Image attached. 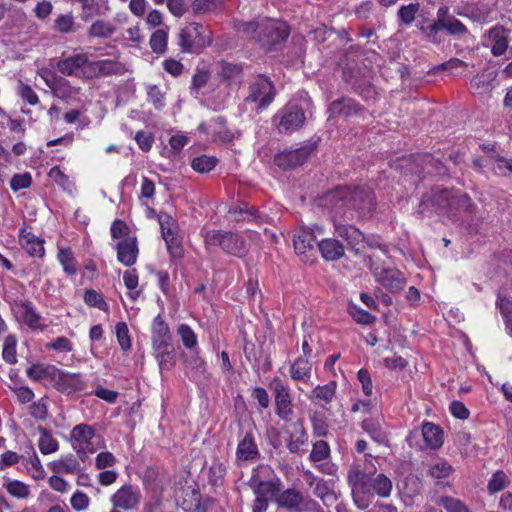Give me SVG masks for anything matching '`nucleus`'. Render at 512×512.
<instances>
[{
	"label": "nucleus",
	"mask_w": 512,
	"mask_h": 512,
	"mask_svg": "<svg viewBox=\"0 0 512 512\" xmlns=\"http://www.w3.org/2000/svg\"><path fill=\"white\" fill-rule=\"evenodd\" d=\"M348 481L351 485L353 500L362 510L370 505L375 495L382 498L389 497L393 487L392 481L386 475L370 476L358 469L349 471Z\"/></svg>",
	"instance_id": "obj_1"
},
{
	"label": "nucleus",
	"mask_w": 512,
	"mask_h": 512,
	"mask_svg": "<svg viewBox=\"0 0 512 512\" xmlns=\"http://www.w3.org/2000/svg\"><path fill=\"white\" fill-rule=\"evenodd\" d=\"M329 198L336 206L341 202L342 206L358 210L362 215L370 213L375 207L374 194L369 187H339L330 193Z\"/></svg>",
	"instance_id": "obj_2"
},
{
	"label": "nucleus",
	"mask_w": 512,
	"mask_h": 512,
	"mask_svg": "<svg viewBox=\"0 0 512 512\" xmlns=\"http://www.w3.org/2000/svg\"><path fill=\"white\" fill-rule=\"evenodd\" d=\"M207 246H219L226 253L237 257H243L247 253L245 240L236 233L223 230H207L203 233Z\"/></svg>",
	"instance_id": "obj_3"
},
{
	"label": "nucleus",
	"mask_w": 512,
	"mask_h": 512,
	"mask_svg": "<svg viewBox=\"0 0 512 512\" xmlns=\"http://www.w3.org/2000/svg\"><path fill=\"white\" fill-rule=\"evenodd\" d=\"M369 268L375 280L391 293L402 290L406 284L403 274L395 268L386 267L375 256L369 257Z\"/></svg>",
	"instance_id": "obj_4"
},
{
	"label": "nucleus",
	"mask_w": 512,
	"mask_h": 512,
	"mask_svg": "<svg viewBox=\"0 0 512 512\" xmlns=\"http://www.w3.org/2000/svg\"><path fill=\"white\" fill-rule=\"evenodd\" d=\"M289 36L288 25L280 20L261 19L260 30L257 41L267 49L271 50L277 44L284 42Z\"/></svg>",
	"instance_id": "obj_5"
},
{
	"label": "nucleus",
	"mask_w": 512,
	"mask_h": 512,
	"mask_svg": "<svg viewBox=\"0 0 512 512\" xmlns=\"http://www.w3.org/2000/svg\"><path fill=\"white\" fill-rule=\"evenodd\" d=\"M270 388L274 396L276 415L285 423L292 422L295 411L289 386L284 384L279 378H274Z\"/></svg>",
	"instance_id": "obj_6"
},
{
	"label": "nucleus",
	"mask_w": 512,
	"mask_h": 512,
	"mask_svg": "<svg viewBox=\"0 0 512 512\" xmlns=\"http://www.w3.org/2000/svg\"><path fill=\"white\" fill-rule=\"evenodd\" d=\"M304 121L305 113L296 105H286L273 117V123L280 134H291L299 130Z\"/></svg>",
	"instance_id": "obj_7"
},
{
	"label": "nucleus",
	"mask_w": 512,
	"mask_h": 512,
	"mask_svg": "<svg viewBox=\"0 0 512 512\" xmlns=\"http://www.w3.org/2000/svg\"><path fill=\"white\" fill-rule=\"evenodd\" d=\"M205 29L198 23H191L181 29L178 35V45L183 52L197 53L210 43L204 35Z\"/></svg>",
	"instance_id": "obj_8"
},
{
	"label": "nucleus",
	"mask_w": 512,
	"mask_h": 512,
	"mask_svg": "<svg viewBox=\"0 0 512 512\" xmlns=\"http://www.w3.org/2000/svg\"><path fill=\"white\" fill-rule=\"evenodd\" d=\"M141 500L140 488L130 483L122 485L110 497L112 506L122 511H136Z\"/></svg>",
	"instance_id": "obj_9"
},
{
	"label": "nucleus",
	"mask_w": 512,
	"mask_h": 512,
	"mask_svg": "<svg viewBox=\"0 0 512 512\" xmlns=\"http://www.w3.org/2000/svg\"><path fill=\"white\" fill-rule=\"evenodd\" d=\"M323 233V229L321 227L315 226L313 229L310 228H300L295 234L293 239L294 249L296 253L301 256V260L303 262L314 261V243L316 240V234Z\"/></svg>",
	"instance_id": "obj_10"
},
{
	"label": "nucleus",
	"mask_w": 512,
	"mask_h": 512,
	"mask_svg": "<svg viewBox=\"0 0 512 512\" xmlns=\"http://www.w3.org/2000/svg\"><path fill=\"white\" fill-rule=\"evenodd\" d=\"M275 87L270 79L264 75H258L250 85V93L247 101L257 103L258 109H265L275 98Z\"/></svg>",
	"instance_id": "obj_11"
},
{
	"label": "nucleus",
	"mask_w": 512,
	"mask_h": 512,
	"mask_svg": "<svg viewBox=\"0 0 512 512\" xmlns=\"http://www.w3.org/2000/svg\"><path fill=\"white\" fill-rule=\"evenodd\" d=\"M276 503L285 509L294 512L314 511L317 503L314 500L306 499L295 489H287L276 498Z\"/></svg>",
	"instance_id": "obj_12"
},
{
	"label": "nucleus",
	"mask_w": 512,
	"mask_h": 512,
	"mask_svg": "<svg viewBox=\"0 0 512 512\" xmlns=\"http://www.w3.org/2000/svg\"><path fill=\"white\" fill-rule=\"evenodd\" d=\"M313 149L310 146H303L294 150H287L278 153L274 157V163L281 169H294L303 165L310 157Z\"/></svg>",
	"instance_id": "obj_13"
},
{
	"label": "nucleus",
	"mask_w": 512,
	"mask_h": 512,
	"mask_svg": "<svg viewBox=\"0 0 512 512\" xmlns=\"http://www.w3.org/2000/svg\"><path fill=\"white\" fill-rule=\"evenodd\" d=\"M126 72L127 68L125 64L114 59H105L93 62L90 61L87 77H108L112 75H123Z\"/></svg>",
	"instance_id": "obj_14"
},
{
	"label": "nucleus",
	"mask_w": 512,
	"mask_h": 512,
	"mask_svg": "<svg viewBox=\"0 0 512 512\" xmlns=\"http://www.w3.org/2000/svg\"><path fill=\"white\" fill-rule=\"evenodd\" d=\"M508 33V29L497 25L492 27L485 35V45L490 46L493 56H501L507 51L509 44Z\"/></svg>",
	"instance_id": "obj_15"
},
{
	"label": "nucleus",
	"mask_w": 512,
	"mask_h": 512,
	"mask_svg": "<svg viewBox=\"0 0 512 512\" xmlns=\"http://www.w3.org/2000/svg\"><path fill=\"white\" fill-rule=\"evenodd\" d=\"M249 484L256 495L266 499H272L276 497L282 486V482L277 476L270 477L266 480H260L256 474H253Z\"/></svg>",
	"instance_id": "obj_16"
},
{
	"label": "nucleus",
	"mask_w": 512,
	"mask_h": 512,
	"mask_svg": "<svg viewBox=\"0 0 512 512\" xmlns=\"http://www.w3.org/2000/svg\"><path fill=\"white\" fill-rule=\"evenodd\" d=\"M362 107L349 97H342L330 103L328 108L329 118H350L358 115Z\"/></svg>",
	"instance_id": "obj_17"
},
{
	"label": "nucleus",
	"mask_w": 512,
	"mask_h": 512,
	"mask_svg": "<svg viewBox=\"0 0 512 512\" xmlns=\"http://www.w3.org/2000/svg\"><path fill=\"white\" fill-rule=\"evenodd\" d=\"M90 60L86 53L75 54L56 63L57 70L65 76H79L84 67L89 69Z\"/></svg>",
	"instance_id": "obj_18"
},
{
	"label": "nucleus",
	"mask_w": 512,
	"mask_h": 512,
	"mask_svg": "<svg viewBox=\"0 0 512 512\" xmlns=\"http://www.w3.org/2000/svg\"><path fill=\"white\" fill-rule=\"evenodd\" d=\"M117 259L125 266H132L138 255L137 240L135 237H127L116 245Z\"/></svg>",
	"instance_id": "obj_19"
},
{
	"label": "nucleus",
	"mask_w": 512,
	"mask_h": 512,
	"mask_svg": "<svg viewBox=\"0 0 512 512\" xmlns=\"http://www.w3.org/2000/svg\"><path fill=\"white\" fill-rule=\"evenodd\" d=\"M437 17H439V23L443 30L447 31L448 34L462 36L468 33L467 27L455 16L450 15L446 7L438 9Z\"/></svg>",
	"instance_id": "obj_20"
},
{
	"label": "nucleus",
	"mask_w": 512,
	"mask_h": 512,
	"mask_svg": "<svg viewBox=\"0 0 512 512\" xmlns=\"http://www.w3.org/2000/svg\"><path fill=\"white\" fill-rule=\"evenodd\" d=\"M337 382L330 381L325 385H317L312 389L308 398L321 407L329 405L336 396Z\"/></svg>",
	"instance_id": "obj_21"
},
{
	"label": "nucleus",
	"mask_w": 512,
	"mask_h": 512,
	"mask_svg": "<svg viewBox=\"0 0 512 512\" xmlns=\"http://www.w3.org/2000/svg\"><path fill=\"white\" fill-rule=\"evenodd\" d=\"M259 456L260 452L252 434L247 433L238 443L236 460L238 462L255 461Z\"/></svg>",
	"instance_id": "obj_22"
},
{
	"label": "nucleus",
	"mask_w": 512,
	"mask_h": 512,
	"mask_svg": "<svg viewBox=\"0 0 512 512\" xmlns=\"http://www.w3.org/2000/svg\"><path fill=\"white\" fill-rule=\"evenodd\" d=\"M152 349L161 373L170 370L175 365L176 354L172 343L163 344L159 347L152 346Z\"/></svg>",
	"instance_id": "obj_23"
},
{
	"label": "nucleus",
	"mask_w": 512,
	"mask_h": 512,
	"mask_svg": "<svg viewBox=\"0 0 512 512\" xmlns=\"http://www.w3.org/2000/svg\"><path fill=\"white\" fill-rule=\"evenodd\" d=\"M322 257L326 261H337L345 255L344 245L337 239L326 238L317 243Z\"/></svg>",
	"instance_id": "obj_24"
},
{
	"label": "nucleus",
	"mask_w": 512,
	"mask_h": 512,
	"mask_svg": "<svg viewBox=\"0 0 512 512\" xmlns=\"http://www.w3.org/2000/svg\"><path fill=\"white\" fill-rule=\"evenodd\" d=\"M496 76V71L483 69L471 79L470 89L476 94L487 93L493 89Z\"/></svg>",
	"instance_id": "obj_25"
},
{
	"label": "nucleus",
	"mask_w": 512,
	"mask_h": 512,
	"mask_svg": "<svg viewBox=\"0 0 512 512\" xmlns=\"http://www.w3.org/2000/svg\"><path fill=\"white\" fill-rule=\"evenodd\" d=\"M451 198V190L442 189L440 187H435L431 190L430 195L427 196V199H424L420 203V207L422 209L419 210L421 214L425 213V206L428 202L431 203L432 206H435L437 209L447 211L448 204L450 203Z\"/></svg>",
	"instance_id": "obj_26"
},
{
	"label": "nucleus",
	"mask_w": 512,
	"mask_h": 512,
	"mask_svg": "<svg viewBox=\"0 0 512 512\" xmlns=\"http://www.w3.org/2000/svg\"><path fill=\"white\" fill-rule=\"evenodd\" d=\"M289 373L292 380L308 383L312 375V363L306 357H298L290 365Z\"/></svg>",
	"instance_id": "obj_27"
},
{
	"label": "nucleus",
	"mask_w": 512,
	"mask_h": 512,
	"mask_svg": "<svg viewBox=\"0 0 512 512\" xmlns=\"http://www.w3.org/2000/svg\"><path fill=\"white\" fill-rule=\"evenodd\" d=\"M219 75L228 85H239L243 81V67L240 64L222 61L219 63Z\"/></svg>",
	"instance_id": "obj_28"
},
{
	"label": "nucleus",
	"mask_w": 512,
	"mask_h": 512,
	"mask_svg": "<svg viewBox=\"0 0 512 512\" xmlns=\"http://www.w3.org/2000/svg\"><path fill=\"white\" fill-rule=\"evenodd\" d=\"M334 229L335 234L344 239L352 249H354L364 239L363 233L353 225L341 224L335 221Z\"/></svg>",
	"instance_id": "obj_29"
},
{
	"label": "nucleus",
	"mask_w": 512,
	"mask_h": 512,
	"mask_svg": "<svg viewBox=\"0 0 512 512\" xmlns=\"http://www.w3.org/2000/svg\"><path fill=\"white\" fill-rule=\"evenodd\" d=\"M228 214L230 219L236 222L254 221L256 223H260L262 221L261 216L258 214V210L246 203L231 206Z\"/></svg>",
	"instance_id": "obj_30"
},
{
	"label": "nucleus",
	"mask_w": 512,
	"mask_h": 512,
	"mask_svg": "<svg viewBox=\"0 0 512 512\" xmlns=\"http://www.w3.org/2000/svg\"><path fill=\"white\" fill-rule=\"evenodd\" d=\"M151 340L152 346L158 347L163 344L172 343L169 327L161 315L156 316L153 320Z\"/></svg>",
	"instance_id": "obj_31"
},
{
	"label": "nucleus",
	"mask_w": 512,
	"mask_h": 512,
	"mask_svg": "<svg viewBox=\"0 0 512 512\" xmlns=\"http://www.w3.org/2000/svg\"><path fill=\"white\" fill-rule=\"evenodd\" d=\"M20 242L22 247L34 257H42L44 255V241L30 232L23 230L20 234Z\"/></svg>",
	"instance_id": "obj_32"
},
{
	"label": "nucleus",
	"mask_w": 512,
	"mask_h": 512,
	"mask_svg": "<svg viewBox=\"0 0 512 512\" xmlns=\"http://www.w3.org/2000/svg\"><path fill=\"white\" fill-rule=\"evenodd\" d=\"M303 423L304 420L299 418L293 425L294 432L290 433L287 442V448L291 453L298 452L301 446H303L308 440V435L305 431Z\"/></svg>",
	"instance_id": "obj_33"
},
{
	"label": "nucleus",
	"mask_w": 512,
	"mask_h": 512,
	"mask_svg": "<svg viewBox=\"0 0 512 512\" xmlns=\"http://www.w3.org/2000/svg\"><path fill=\"white\" fill-rule=\"evenodd\" d=\"M70 436L76 442V446H94L92 440L95 437V431L88 424L82 423L74 426L71 430Z\"/></svg>",
	"instance_id": "obj_34"
},
{
	"label": "nucleus",
	"mask_w": 512,
	"mask_h": 512,
	"mask_svg": "<svg viewBox=\"0 0 512 512\" xmlns=\"http://www.w3.org/2000/svg\"><path fill=\"white\" fill-rule=\"evenodd\" d=\"M422 435L426 445L431 449H437L443 444V432L433 423L427 422L423 424Z\"/></svg>",
	"instance_id": "obj_35"
},
{
	"label": "nucleus",
	"mask_w": 512,
	"mask_h": 512,
	"mask_svg": "<svg viewBox=\"0 0 512 512\" xmlns=\"http://www.w3.org/2000/svg\"><path fill=\"white\" fill-rule=\"evenodd\" d=\"M471 206V198L467 194L452 189L450 203L446 212L454 214L460 211H468Z\"/></svg>",
	"instance_id": "obj_36"
},
{
	"label": "nucleus",
	"mask_w": 512,
	"mask_h": 512,
	"mask_svg": "<svg viewBox=\"0 0 512 512\" xmlns=\"http://www.w3.org/2000/svg\"><path fill=\"white\" fill-rule=\"evenodd\" d=\"M48 466L53 472L57 474L80 472V464L73 455H69L57 461L50 462Z\"/></svg>",
	"instance_id": "obj_37"
},
{
	"label": "nucleus",
	"mask_w": 512,
	"mask_h": 512,
	"mask_svg": "<svg viewBox=\"0 0 512 512\" xmlns=\"http://www.w3.org/2000/svg\"><path fill=\"white\" fill-rule=\"evenodd\" d=\"M116 32V26L105 20H97L88 29L90 38H109Z\"/></svg>",
	"instance_id": "obj_38"
},
{
	"label": "nucleus",
	"mask_w": 512,
	"mask_h": 512,
	"mask_svg": "<svg viewBox=\"0 0 512 512\" xmlns=\"http://www.w3.org/2000/svg\"><path fill=\"white\" fill-rule=\"evenodd\" d=\"M21 307L23 308L22 319L23 322L31 329L43 330V326L40 323L41 317L36 312L33 304L29 301H24L21 303Z\"/></svg>",
	"instance_id": "obj_39"
},
{
	"label": "nucleus",
	"mask_w": 512,
	"mask_h": 512,
	"mask_svg": "<svg viewBox=\"0 0 512 512\" xmlns=\"http://www.w3.org/2000/svg\"><path fill=\"white\" fill-rule=\"evenodd\" d=\"M457 14L462 17L470 18L476 22L486 21L489 17L488 9L484 5L472 4L467 5L462 8V10H458Z\"/></svg>",
	"instance_id": "obj_40"
},
{
	"label": "nucleus",
	"mask_w": 512,
	"mask_h": 512,
	"mask_svg": "<svg viewBox=\"0 0 512 512\" xmlns=\"http://www.w3.org/2000/svg\"><path fill=\"white\" fill-rule=\"evenodd\" d=\"M38 432L40 433L38 440L40 452L45 455L56 452L59 448V444L58 441L53 438L51 433L43 427H38Z\"/></svg>",
	"instance_id": "obj_41"
},
{
	"label": "nucleus",
	"mask_w": 512,
	"mask_h": 512,
	"mask_svg": "<svg viewBox=\"0 0 512 512\" xmlns=\"http://www.w3.org/2000/svg\"><path fill=\"white\" fill-rule=\"evenodd\" d=\"M4 487L11 496L17 499H27L31 495L29 485L19 480H8Z\"/></svg>",
	"instance_id": "obj_42"
},
{
	"label": "nucleus",
	"mask_w": 512,
	"mask_h": 512,
	"mask_svg": "<svg viewBox=\"0 0 512 512\" xmlns=\"http://www.w3.org/2000/svg\"><path fill=\"white\" fill-rule=\"evenodd\" d=\"M168 34L163 29L156 30L150 37V47L154 53L164 54L167 50Z\"/></svg>",
	"instance_id": "obj_43"
},
{
	"label": "nucleus",
	"mask_w": 512,
	"mask_h": 512,
	"mask_svg": "<svg viewBox=\"0 0 512 512\" xmlns=\"http://www.w3.org/2000/svg\"><path fill=\"white\" fill-rule=\"evenodd\" d=\"M419 29L423 34H425V36L430 42H440L438 33L440 30H443V28L439 23V17H437L436 21H423L422 23L419 24Z\"/></svg>",
	"instance_id": "obj_44"
},
{
	"label": "nucleus",
	"mask_w": 512,
	"mask_h": 512,
	"mask_svg": "<svg viewBox=\"0 0 512 512\" xmlns=\"http://www.w3.org/2000/svg\"><path fill=\"white\" fill-rule=\"evenodd\" d=\"M218 159L214 156L201 155L193 159L192 168L199 173H207L215 168Z\"/></svg>",
	"instance_id": "obj_45"
},
{
	"label": "nucleus",
	"mask_w": 512,
	"mask_h": 512,
	"mask_svg": "<svg viewBox=\"0 0 512 512\" xmlns=\"http://www.w3.org/2000/svg\"><path fill=\"white\" fill-rule=\"evenodd\" d=\"M84 302L90 307H96L101 311L107 312L109 309L108 304L105 302L102 295L94 289H88L84 293Z\"/></svg>",
	"instance_id": "obj_46"
},
{
	"label": "nucleus",
	"mask_w": 512,
	"mask_h": 512,
	"mask_svg": "<svg viewBox=\"0 0 512 512\" xmlns=\"http://www.w3.org/2000/svg\"><path fill=\"white\" fill-rule=\"evenodd\" d=\"M508 483V477L505 472L502 470H497L489 480L487 489L489 493L494 494L507 487Z\"/></svg>",
	"instance_id": "obj_47"
},
{
	"label": "nucleus",
	"mask_w": 512,
	"mask_h": 512,
	"mask_svg": "<svg viewBox=\"0 0 512 512\" xmlns=\"http://www.w3.org/2000/svg\"><path fill=\"white\" fill-rule=\"evenodd\" d=\"M58 260L66 274L74 275L76 273V264L70 249H60L58 252Z\"/></svg>",
	"instance_id": "obj_48"
},
{
	"label": "nucleus",
	"mask_w": 512,
	"mask_h": 512,
	"mask_svg": "<svg viewBox=\"0 0 512 512\" xmlns=\"http://www.w3.org/2000/svg\"><path fill=\"white\" fill-rule=\"evenodd\" d=\"M16 345L17 339L14 335L6 336V338L4 339L2 356L3 359L9 364H14L17 362Z\"/></svg>",
	"instance_id": "obj_49"
},
{
	"label": "nucleus",
	"mask_w": 512,
	"mask_h": 512,
	"mask_svg": "<svg viewBox=\"0 0 512 512\" xmlns=\"http://www.w3.org/2000/svg\"><path fill=\"white\" fill-rule=\"evenodd\" d=\"M469 66L468 63L458 59L451 58L450 60L441 63L436 67V70L448 71L449 74L458 76L462 74V71Z\"/></svg>",
	"instance_id": "obj_50"
},
{
	"label": "nucleus",
	"mask_w": 512,
	"mask_h": 512,
	"mask_svg": "<svg viewBox=\"0 0 512 512\" xmlns=\"http://www.w3.org/2000/svg\"><path fill=\"white\" fill-rule=\"evenodd\" d=\"M330 455V447L324 440L316 441L313 444L312 451L310 453V460L313 462H320L327 459Z\"/></svg>",
	"instance_id": "obj_51"
},
{
	"label": "nucleus",
	"mask_w": 512,
	"mask_h": 512,
	"mask_svg": "<svg viewBox=\"0 0 512 512\" xmlns=\"http://www.w3.org/2000/svg\"><path fill=\"white\" fill-rule=\"evenodd\" d=\"M53 369L54 368L50 366H44L42 364H33L27 369L26 374L32 380L40 381L42 379L50 377V371Z\"/></svg>",
	"instance_id": "obj_52"
},
{
	"label": "nucleus",
	"mask_w": 512,
	"mask_h": 512,
	"mask_svg": "<svg viewBox=\"0 0 512 512\" xmlns=\"http://www.w3.org/2000/svg\"><path fill=\"white\" fill-rule=\"evenodd\" d=\"M177 333L186 348L192 349L196 346L197 337L194 331L187 324H181L177 329Z\"/></svg>",
	"instance_id": "obj_53"
},
{
	"label": "nucleus",
	"mask_w": 512,
	"mask_h": 512,
	"mask_svg": "<svg viewBox=\"0 0 512 512\" xmlns=\"http://www.w3.org/2000/svg\"><path fill=\"white\" fill-rule=\"evenodd\" d=\"M118 343L122 350L127 351L131 348V339L129 329L125 322H119L115 327Z\"/></svg>",
	"instance_id": "obj_54"
},
{
	"label": "nucleus",
	"mask_w": 512,
	"mask_h": 512,
	"mask_svg": "<svg viewBox=\"0 0 512 512\" xmlns=\"http://www.w3.org/2000/svg\"><path fill=\"white\" fill-rule=\"evenodd\" d=\"M419 10V4L418 3H411L406 6H401L398 10V17L401 21V23L405 25L411 24L416 16V13Z\"/></svg>",
	"instance_id": "obj_55"
},
{
	"label": "nucleus",
	"mask_w": 512,
	"mask_h": 512,
	"mask_svg": "<svg viewBox=\"0 0 512 512\" xmlns=\"http://www.w3.org/2000/svg\"><path fill=\"white\" fill-rule=\"evenodd\" d=\"M61 380L67 389L73 392L83 391L86 387L80 374H64Z\"/></svg>",
	"instance_id": "obj_56"
},
{
	"label": "nucleus",
	"mask_w": 512,
	"mask_h": 512,
	"mask_svg": "<svg viewBox=\"0 0 512 512\" xmlns=\"http://www.w3.org/2000/svg\"><path fill=\"white\" fill-rule=\"evenodd\" d=\"M167 249L173 258H179L182 256V247L180 245V241L178 240L176 233L170 234L169 231L165 232V237H163Z\"/></svg>",
	"instance_id": "obj_57"
},
{
	"label": "nucleus",
	"mask_w": 512,
	"mask_h": 512,
	"mask_svg": "<svg viewBox=\"0 0 512 512\" xmlns=\"http://www.w3.org/2000/svg\"><path fill=\"white\" fill-rule=\"evenodd\" d=\"M447 512H469L468 508L459 500L450 496H444L439 502Z\"/></svg>",
	"instance_id": "obj_58"
},
{
	"label": "nucleus",
	"mask_w": 512,
	"mask_h": 512,
	"mask_svg": "<svg viewBox=\"0 0 512 512\" xmlns=\"http://www.w3.org/2000/svg\"><path fill=\"white\" fill-rule=\"evenodd\" d=\"M311 423L314 435H316L317 437L326 436L328 432V425L325 421L324 416L321 413H314L311 416Z\"/></svg>",
	"instance_id": "obj_59"
},
{
	"label": "nucleus",
	"mask_w": 512,
	"mask_h": 512,
	"mask_svg": "<svg viewBox=\"0 0 512 512\" xmlns=\"http://www.w3.org/2000/svg\"><path fill=\"white\" fill-rule=\"evenodd\" d=\"M222 0H194L193 10L196 13H207L218 9Z\"/></svg>",
	"instance_id": "obj_60"
},
{
	"label": "nucleus",
	"mask_w": 512,
	"mask_h": 512,
	"mask_svg": "<svg viewBox=\"0 0 512 512\" xmlns=\"http://www.w3.org/2000/svg\"><path fill=\"white\" fill-rule=\"evenodd\" d=\"M51 91L55 97L66 99L71 96L72 87L67 79L61 77Z\"/></svg>",
	"instance_id": "obj_61"
},
{
	"label": "nucleus",
	"mask_w": 512,
	"mask_h": 512,
	"mask_svg": "<svg viewBox=\"0 0 512 512\" xmlns=\"http://www.w3.org/2000/svg\"><path fill=\"white\" fill-rule=\"evenodd\" d=\"M32 183V178L29 173L15 174L10 181V188L13 191H19L29 188Z\"/></svg>",
	"instance_id": "obj_62"
},
{
	"label": "nucleus",
	"mask_w": 512,
	"mask_h": 512,
	"mask_svg": "<svg viewBox=\"0 0 512 512\" xmlns=\"http://www.w3.org/2000/svg\"><path fill=\"white\" fill-rule=\"evenodd\" d=\"M452 472V467L445 461H439L433 464L429 470L430 475L436 479H442L449 476Z\"/></svg>",
	"instance_id": "obj_63"
},
{
	"label": "nucleus",
	"mask_w": 512,
	"mask_h": 512,
	"mask_svg": "<svg viewBox=\"0 0 512 512\" xmlns=\"http://www.w3.org/2000/svg\"><path fill=\"white\" fill-rule=\"evenodd\" d=\"M74 19L71 14H62L55 19V29L61 33H69L73 30Z\"/></svg>",
	"instance_id": "obj_64"
}]
</instances>
